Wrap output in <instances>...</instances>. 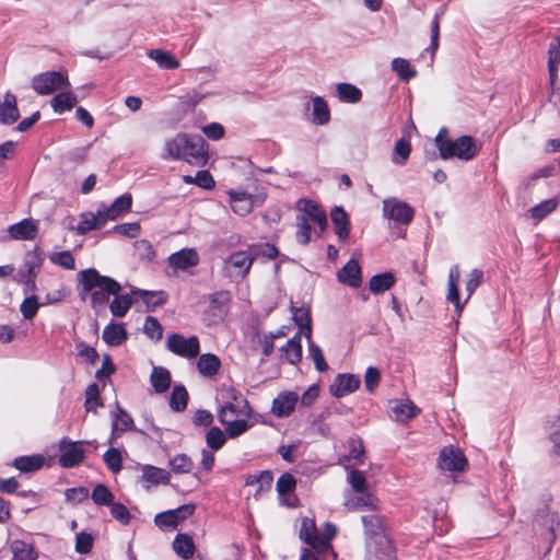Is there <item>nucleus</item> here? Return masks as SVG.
<instances>
[{"label": "nucleus", "mask_w": 560, "mask_h": 560, "mask_svg": "<svg viewBox=\"0 0 560 560\" xmlns=\"http://www.w3.org/2000/svg\"><path fill=\"white\" fill-rule=\"evenodd\" d=\"M209 145L201 136L177 133L166 140L163 159L182 160L192 166L202 167L209 161Z\"/></svg>", "instance_id": "nucleus-1"}, {"label": "nucleus", "mask_w": 560, "mask_h": 560, "mask_svg": "<svg viewBox=\"0 0 560 560\" xmlns=\"http://www.w3.org/2000/svg\"><path fill=\"white\" fill-rule=\"evenodd\" d=\"M434 141L442 160L457 158L470 161L478 155L481 149V145L471 136H460L456 140L447 138L446 128L440 129Z\"/></svg>", "instance_id": "nucleus-2"}, {"label": "nucleus", "mask_w": 560, "mask_h": 560, "mask_svg": "<svg viewBox=\"0 0 560 560\" xmlns=\"http://www.w3.org/2000/svg\"><path fill=\"white\" fill-rule=\"evenodd\" d=\"M80 282L84 292L98 289L91 294L93 307L106 304L110 295L119 293L121 290V285L115 279L100 275L94 268L82 270L80 272Z\"/></svg>", "instance_id": "nucleus-3"}, {"label": "nucleus", "mask_w": 560, "mask_h": 560, "mask_svg": "<svg viewBox=\"0 0 560 560\" xmlns=\"http://www.w3.org/2000/svg\"><path fill=\"white\" fill-rule=\"evenodd\" d=\"M300 538L304 540L310 548L304 549L300 560H336L337 553L332 548H328L327 539H319L315 521L308 517L302 520L300 528Z\"/></svg>", "instance_id": "nucleus-4"}, {"label": "nucleus", "mask_w": 560, "mask_h": 560, "mask_svg": "<svg viewBox=\"0 0 560 560\" xmlns=\"http://www.w3.org/2000/svg\"><path fill=\"white\" fill-rule=\"evenodd\" d=\"M222 398L224 400V404L219 410V419H221L224 412L226 413V418L252 417L253 409L249 405V401L236 388L232 386L223 388Z\"/></svg>", "instance_id": "nucleus-5"}, {"label": "nucleus", "mask_w": 560, "mask_h": 560, "mask_svg": "<svg viewBox=\"0 0 560 560\" xmlns=\"http://www.w3.org/2000/svg\"><path fill=\"white\" fill-rule=\"evenodd\" d=\"M63 86H70V82L62 71H46L32 79V88L39 95L52 94Z\"/></svg>", "instance_id": "nucleus-6"}, {"label": "nucleus", "mask_w": 560, "mask_h": 560, "mask_svg": "<svg viewBox=\"0 0 560 560\" xmlns=\"http://www.w3.org/2000/svg\"><path fill=\"white\" fill-rule=\"evenodd\" d=\"M43 265V256L40 249L36 246L33 250H28L24 256V261L19 270V281L23 282L27 288L34 290L36 288V277Z\"/></svg>", "instance_id": "nucleus-7"}, {"label": "nucleus", "mask_w": 560, "mask_h": 560, "mask_svg": "<svg viewBox=\"0 0 560 560\" xmlns=\"http://www.w3.org/2000/svg\"><path fill=\"white\" fill-rule=\"evenodd\" d=\"M167 349L182 358L195 359L200 352V342L197 336L185 338L180 334H171L167 337Z\"/></svg>", "instance_id": "nucleus-8"}, {"label": "nucleus", "mask_w": 560, "mask_h": 560, "mask_svg": "<svg viewBox=\"0 0 560 560\" xmlns=\"http://www.w3.org/2000/svg\"><path fill=\"white\" fill-rule=\"evenodd\" d=\"M384 215L400 224H409L415 215V210L406 202L390 199L383 203Z\"/></svg>", "instance_id": "nucleus-9"}, {"label": "nucleus", "mask_w": 560, "mask_h": 560, "mask_svg": "<svg viewBox=\"0 0 560 560\" xmlns=\"http://www.w3.org/2000/svg\"><path fill=\"white\" fill-rule=\"evenodd\" d=\"M345 506L349 511H359V510H372L375 511L377 509V498L368 491L362 492H349L345 498Z\"/></svg>", "instance_id": "nucleus-10"}, {"label": "nucleus", "mask_w": 560, "mask_h": 560, "mask_svg": "<svg viewBox=\"0 0 560 560\" xmlns=\"http://www.w3.org/2000/svg\"><path fill=\"white\" fill-rule=\"evenodd\" d=\"M198 264L199 255L195 248H183L167 258V265L174 270H187Z\"/></svg>", "instance_id": "nucleus-11"}, {"label": "nucleus", "mask_w": 560, "mask_h": 560, "mask_svg": "<svg viewBox=\"0 0 560 560\" xmlns=\"http://www.w3.org/2000/svg\"><path fill=\"white\" fill-rule=\"evenodd\" d=\"M256 247L257 246H250L247 250L234 252L229 256L225 262L234 269H237V275L245 278L256 259V254L253 253V249Z\"/></svg>", "instance_id": "nucleus-12"}, {"label": "nucleus", "mask_w": 560, "mask_h": 560, "mask_svg": "<svg viewBox=\"0 0 560 560\" xmlns=\"http://www.w3.org/2000/svg\"><path fill=\"white\" fill-rule=\"evenodd\" d=\"M299 396L295 392H281L273 400L271 412L278 418H285L293 413Z\"/></svg>", "instance_id": "nucleus-13"}, {"label": "nucleus", "mask_w": 560, "mask_h": 560, "mask_svg": "<svg viewBox=\"0 0 560 560\" xmlns=\"http://www.w3.org/2000/svg\"><path fill=\"white\" fill-rule=\"evenodd\" d=\"M360 378L354 374H338L330 385V393L337 398L345 397L355 392L360 387Z\"/></svg>", "instance_id": "nucleus-14"}, {"label": "nucleus", "mask_w": 560, "mask_h": 560, "mask_svg": "<svg viewBox=\"0 0 560 560\" xmlns=\"http://www.w3.org/2000/svg\"><path fill=\"white\" fill-rule=\"evenodd\" d=\"M300 210L303 212L301 215H305L307 220L313 221L319 228V232L325 231L327 226V214L325 210L315 201L310 199H301L299 201Z\"/></svg>", "instance_id": "nucleus-15"}, {"label": "nucleus", "mask_w": 560, "mask_h": 560, "mask_svg": "<svg viewBox=\"0 0 560 560\" xmlns=\"http://www.w3.org/2000/svg\"><path fill=\"white\" fill-rule=\"evenodd\" d=\"M368 551L378 560H390L395 557V548L384 534L369 540Z\"/></svg>", "instance_id": "nucleus-16"}, {"label": "nucleus", "mask_w": 560, "mask_h": 560, "mask_svg": "<svg viewBox=\"0 0 560 560\" xmlns=\"http://www.w3.org/2000/svg\"><path fill=\"white\" fill-rule=\"evenodd\" d=\"M337 279L351 288H359L362 284V270L359 262L355 259L348 260L338 271Z\"/></svg>", "instance_id": "nucleus-17"}, {"label": "nucleus", "mask_w": 560, "mask_h": 560, "mask_svg": "<svg viewBox=\"0 0 560 560\" xmlns=\"http://www.w3.org/2000/svg\"><path fill=\"white\" fill-rule=\"evenodd\" d=\"M231 209L237 215L244 217L252 212L254 208V196L243 190H230Z\"/></svg>", "instance_id": "nucleus-18"}, {"label": "nucleus", "mask_w": 560, "mask_h": 560, "mask_svg": "<svg viewBox=\"0 0 560 560\" xmlns=\"http://www.w3.org/2000/svg\"><path fill=\"white\" fill-rule=\"evenodd\" d=\"M8 232L12 240L32 241L36 237L37 225L31 219H24L10 225Z\"/></svg>", "instance_id": "nucleus-19"}, {"label": "nucleus", "mask_w": 560, "mask_h": 560, "mask_svg": "<svg viewBox=\"0 0 560 560\" xmlns=\"http://www.w3.org/2000/svg\"><path fill=\"white\" fill-rule=\"evenodd\" d=\"M20 118V112L16 105L14 94L7 92L4 98L0 102V122L3 125H12Z\"/></svg>", "instance_id": "nucleus-20"}, {"label": "nucleus", "mask_w": 560, "mask_h": 560, "mask_svg": "<svg viewBox=\"0 0 560 560\" xmlns=\"http://www.w3.org/2000/svg\"><path fill=\"white\" fill-rule=\"evenodd\" d=\"M102 338L109 347H118L128 339V334L121 323H110L103 329Z\"/></svg>", "instance_id": "nucleus-21"}, {"label": "nucleus", "mask_w": 560, "mask_h": 560, "mask_svg": "<svg viewBox=\"0 0 560 560\" xmlns=\"http://www.w3.org/2000/svg\"><path fill=\"white\" fill-rule=\"evenodd\" d=\"M330 218L335 226V233L339 241H345L350 234V222L348 213L342 207H335L330 212Z\"/></svg>", "instance_id": "nucleus-22"}, {"label": "nucleus", "mask_w": 560, "mask_h": 560, "mask_svg": "<svg viewBox=\"0 0 560 560\" xmlns=\"http://www.w3.org/2000/svg\"><path fill=\"white\" fill-rule=\"evenodd\" d=\"M293 313V320L300 327L301 334L305 336L307 340L312 338V316L310 307L291 306Z\"/></svg>", "instance_id": "nucleus-23"}, {"label": "nucleus", "mask_w": 560, "mask_h": 560, "mask_svg": "<svg viewBox=\"0 0 560 560\" xmlns=\"http://www.w3.org/2000/svg\"><path fill=\"white\" fill-rule=\"evenodd\" d=\"M198 372L205 377H213L221 369V360L213 353H203L197 361Z\"/></svg>", "instance_id": "nucleus-24"}, {"label": "nucleus", "mask_w": 560, "mask_h": 560, "mask_svg": "<svg viewBox=\"0 0 560 560\" xmlns=\"http://www.w3.org/2000/svg\"><path fill=\"white\" fill-rule=\"evenodd\" d=\"M132 294L142 300L148 312L154 311L155 307L164 305L167 301L165 291L133 290Z\"/></svg>", "instance_id": "nucleus-25"}, {"label": "nucleus", "mask_w": 560, "mask_h": 560, "mask_svg": "<svg viewBox=\"0 0 560 560\" xmlns=\"http://www.w3.org/2000/svg\"><path fill=\"white\" fill-rule=\"evenodd\" d=\"M52 457H15L12 466L22 472H32L40 469L44 466H50Z\"/></svg>", "instance_id": "nucleus-26"}, {"label": "nucleus", "mask_w": 560, "mask_h": 560, "mask_svg": "<svg viewBox=\"0 0 560 560\" xmlns=\"http://www.w3.org/2000/svg\"><path fill=\"white\" fill-rule=\"evenodd\" d=\"M106 224V218L102 215V211L97 213L86 212L81 215L78 225L79 234H86L92 230H101Z\"/></svg>", "instance_id": "nucleus-27"}, {"label": "nucleus", "mask_w": 560, "mask_h": 560, "mask_svg": "<svg viewBox=\"0 0 560 560\" xmlns=\"http://www.w3.org/2000/svg\"><path fill=\"white\" fill-rule=\"evenodd\" d=\"M10 550L12 552L11 560H36L38 557L33 545L20 539H15L10 544Z\"/></svg>", "instance_id": "nucleus-28"}, {"label": "nucleus", "mask_w": 560, "mask_h": 560, "mask_svg": "<svg viewBox=\"0 0 560 560\" xmlns=\"http://www.w3.org/2000/svg\"><path fill=\"white\" fill-rule=\"evenodd\" d=\"M244 418L245 417L241 419H238V417L226 418V413L224 412V415L219 420L225 427L226 434L230 438H236L249 429V424Z\"/></svg>", "instance_id": "nucleus-29"}, {"label": "nucleus", "mask_w": 560, "mask_h": 560, "mask_svg": "<svg viewBox=\"0 0 560 560\" xmlns=\"http://www.w3.org/2000/svg\"><path fill=\"white\" fill-rule=\"evenodd\" d=\"M171 373L162 366H154L150 376V383L159 394L165 393L171 386Z\"/></svg>", "instance_id": "nucleus-30"}, {"label": "nucleus", "mask_w": 560, "mask_h": 560, "mask_svg": "<svg viewBox=\"0 0 560 560\" xmlns=\"http://www.w3.org/2000/svg\"><path fill=\"white\" fill-rule=\"evenodd\" d=\"M458 281H459V268L458 266H454L451 268L448 273V293L447 300L454 304L456 311L458 313L462 312L463 305L460 304L459 290H458Z\"/></svg>", "instance_id": "nucleus-31"}, {"label": "nucleus", "mask_w": 560, "mask_h": 560, "mask_svg": "<svg viewBox=\"0 0 560 560\" xmlns=\"http://www.w3.org/2000/svg\"><path fill=\"white\" fill-rule=\"evenodd\" d=\"M77 103L78 97L71 92L58 93L50 101V105L54 112L58 114L71 110L77 105Z\"/></svg>", "instance_id": "nucleus-32"}, {"label": "nucleus", "mask_w": 560, "mask_h": 560, "mask_svg": "<svg viewBox=\"0 0 560 560\" xmlns=\"http://www.w3.org/2000/svg\"><path fill=\"white\" fill-rule=\"evenodd\" d=\"M396 282L392 272H384L373 276L369 281V289L374 294H381L394 287Z\"/></svg>", "instance_id": "nucleus-33"}, {"label": "nucleus", "mask_w": 560, "mask_h": 560, "mask_svg": "<svg viewBox=\"0 0 560 560\" xmlns=\"http://www.w3.org/2000/svg\"><path fill=\"white\" fill-rule=\"evenodd\" d=\"M281 350L289 363L298 364L302 360L301 332L289 339Z\"/></svg>", "instance_id": "nucleus-34"}, {"label": "nucleus", "mask_w": 560, "mask_h": 560, "mask_svg": "<svg viewBox=\"0 0 560 560\" xmlns=\"http://www.w3.org/2000/svg\"><path fill=\"white\" fill-rule=\"evenodd\" d=\"M438 467L444 471L455 474L464 472L468 468L467 457H440Z\"/></svg>", "instance_id": "nucleus-35"}, {"label": "nucleus", "mask_w": 560, "mask_h": 560, "mask_svg": "<svg viewBox=\"0 0 560 560\" xmlns=\"http://www.w3.org/2000/svg\"><path fill=\"white\" fill-rule=\"evenodd\" d=\"M337 96L340 102L355 104L361 101L362 92L351 83H339L336 86Z\"/></svg>", "instance_id": "nucleus-36"}, {"label": "nucleus", "mask_w": 560, "mask_h": 560, "mask_svg": "<svg viewBox=\"0 0 560 560\" xmlns=\"http://www.w3.org/2000/svg\"><path fill=\"white\" fill-rule=\"evenodd\" d=\"M313 102L312 121L316 125H325L330 120V110L328 104L322 96H315Z\"/></svg>", "instance_id": "nucleus-37"}, {"label": "nucleus", "mask_w": 560, "mask_h": 560, "mask_svg": "<svg viewBox=\"0 0 560 560\" xmlns=\"http://www.w3.org/2000/svg\"><path fill=\"white\" fill-rule=\"evenodd\" d=\"M188 392L184 385H175L170 397V407L173 411L180 412L187 407Z\"/></svg>", "instance_id": "nucleus-38"}, {"label": "nucleus", "mask_w": 560, "mask_h": 560, "mask_svg": "<svg viewBox=\"0 0 560 560\" xmlns=\"http://www.w3.org/2000/svg\"><path fill=\"white\" fill-rule=\"evenodd\" d=\"M365 532L375 538L383 534L385 527V520L378 514L364 515L361 518Z\"/></svg>", "instance_id": "nucleus-39"}, {"label": "nucleus", "mask_w": 560, "mask_h": 560, "mask_svg": "<svg viewBox=\"0 0 560 560\" xmlns=\"http://www.w3.org/2000/svg\"><path fill=\"white\" fill-rule=\"evenodd\" d=\"M173 548L175 552L183 559H189L195 552L192 538L188 535L179 534L176 536Z\"/></svg>", "instance_id": "nucleus-40"}, {"label": "nucleus", "mask_w": 560, "mask_h": 560, "mask_svg": "<svg viewBox=\"0 0 560 560\" xmlns=\"http://www.w3.org/2000/svg\"><path fill=\"white\" fill-rule=\"evenodd\" d=\"M114 300L109 304V311L115 317H124L132 305L129 294H113Z\"/></svg>", "instance_id": "nucleus-41"}, {"label": "nucleus", "mask_w": 560, "mask_h": 560, "mask_svg": "<svg viewBox=\"0 0 560 560\" xmlns=\"http://www.w3.org/2000/svg\"><path fill=\"white\" fill-rule=\"evenodd\" d=\"M149 57L156 61V63L167 70H174L179 67V61L168 51L161 49H152L149 51Z\"/></svg>", "instance_id": "nucleus-42"}, {"label": "nucleus", "mask_w": 560, "mask_h": 560, "mask_svg": "<svg viewBox=\"0 0 560 560\" xmlns=\"http://www.w3.org/2000/svg\"><path fill=\"white\" fill-rule=\"evenodd\" d=\"M231 293L228 290H221L209 295L210 308L219 312L220 315L226 313L228 305L231 302Z\"/></svg>", "instance_id": "nucleus-43"}, {"label": "nucleus", "mask_w": 560, "mask_h": 560, "mask_svg": "<svg viewBox=\"0 0 560 560\" xmlns=\"http://www.w3.org/2000/svg\"><path fill=\"white\" fill-rule=\"evenodd\" d=\"M102 406L103 401L100 396L98 385L96 383H92L85 389L84 407L86 411H96V408Z\"/></svg>", "instance_id": "nucleus-44"}, {"label": "nucleus", "mask_w": 560, "mask_h": 560, "mask_svg": "<svg viewBox=\"0 0 560 560\" xmlns=\"http://www.w3.org/2000/svg\"><path fill=\"white\" fill-rule=\"evenodd\" d=\"M154 522L160 528L174 529L179 522H182V518H179V514H177V510L175 509L158 514Z\"/></svg>", "instance_id": "nucleus-45"}, {"label": "nucleus", "mask_w": 560, "mask_h": 560, "mask_svg": "<svg viewBox=\"0 0 560 560\" xmlns=\"http://www.w3.org/2000/svg\"><path fill=\"white\" fill-rule=\"evenodd\" d=\"M410 141L405 138H400L395 143L393 162L398 165L405 164V162L408 160L410 155Z\"/></svg>", "instance_id": "nucleus-46"}, {"label": "nucleus", "mask_w": 560, "mask_h": 560, "mask_svg": "<svg viewBox=\"0 0 560 560\" xmlns=\"http://www.w3.org/2000/svg\"><path fill=\"white\" fill-rule=\"evenodd\" d=\"M133 425V420L128 412H126L121 407H117L115 412V418L113 421V430L126 432L130 430Z\"/></svg>", "instance_id": "nucleus-47"}, {"label": "nucleus", "mask_w": 560, "mask_h": 560, "mask_svg": "<svg viewBox=\"0 0 560 560\" xmlns=\"http://www.w3.org/2000/svg\"><path fill=\"white\" fill-rule=\"evenodd\" d=\"M392 69L404 81H408L417 74V72L410 68L409 61L404 58H394L392 61Z\"/></svg>", "instance_id": "nucleus-48"}, {"label": "nucleus", "mask_w": 560, "mask_h": 560, "mask_svg": "<svg viewBox=\"0 0 560 560\" xmlns=\"http://www.w3.org/2000/svg\"><path fill=\"white\" fill-rule=\"evenodd\" d=\"M143 477L152 483H167L170 474L165 469L154 466H145L143 468Z\"/></svg>", "instance_id": "nucleus-49"}, {"label": "nucleus", "mask_w": 560, "mask_h": 560, "mask_svg": "<svg viewBox=\"0 0 560 560\" xmlns=\"http://www.w3.org/2000/svg\"><path fill=\"white\" fill-rule=\"evenodd\" d=\"M91 497L93 502L97 505H109L114 500V494L103 483H98L94 487Z\"/></svg>", "instance_id": "nucleus-50"}, {"label": "nucleus", "mask_w": 560, "mask_h": 560, "mask_svg": "<svg viewBox=\"0 0 560 560\" xmlns=\"http://www.w3.org/2000/svg\"><path fill=\"white\" fill-rule=\"evenodd\" d=\"M393 411L400 421L410 420L420 412L412 401L400 402L394 407Z\"/></svg>", "instance_id": "nucleus-51"}, {"label": "nucleus", "mask_w": 560, "mask_h": 560, "mask_svg": "<svg viewBox=\"0 0 560 560\" xmlns=\"http://www.w3.org/2000/svg\"><path fill=\"white\" fill-rule=\"evenodd\" d=\"M49 260L57 266L67 270L75 269V260L70 250L54 253L49 256Z\"/></svg>", "instance_id": "nucleus-52"}, {"label": "nucleus", "mask_w": 560, "mask_h": 560, "mask_svg": "<svg viewBox=\"0 0 560 560\" xmlns=\"http://www.w3.org/2000/svg\"><path fill=\"white\" fill-rule=\"evenodd\" d=\"M298 231L295 234L298 243L306 245L311 241L312 226L305 215H298Z\"/></svg>", "instance_id": "nucleus-53"}, {"label": "nucleus", "mask_w": 560, "mask_h": 560, "mask_svg": "<svg viewBox=\"0 0 560 560\" xmlns=\"http://www.w3.org/2000/svg\"><path fill=\"white\" fill-rule=\"evenodd\" d=\"M143 332L151 339L159 341L163 337V327L153 316H148L143 325Z\"/></svg>", "instance_id": "nucleus-54"}, {"label": "nucleus", "mask_w": 560, "mask_h": 560, "mask_svg": "<svg viewBox=\"0 0 560 560\" xmlns=\"http://www.w3.org/2000/svg\"><path fill=\"white\" fill-rule=\"evenodd\" d=\"M39 302L36 295H31L26 299H24L20 305V311L24 317V319H33L38 310H39Z\"/></svg>", "instance_id": "nucleus-55"}, {"label": "nucleus", "mask_w": 560, "mask_h": 560, "mask_svg": "<svg viewBox=\"0 0 560 560\" xmlns=\"http://www.w3.org/2000/svg\"><path fill=\"white\" fill-rule=\"evenodd\" d=\"M347 481L351 486L353 492L368 491V483L362 471L352 469L348 472Z\"/></svg>", "instance_id": "nucleus-56"}, {"label": "nucleus", "mask_w": 560, "mask_h": 560, "mask_svg": "<svg viewBox=\"0 0 560 560\" xmlns=\"http://www.w3.org/2000/svg\"><path fill=\"white\" fill-rule=\"evenodd\" d=\"M557 206H558V203L555 199L545 200V201L536 205L535 207H533L529 210L530 215L534 219H539V220L544 219L549 213H551L553 210H556Z\"/></svg>", "instance_id": "nucleus-57"}, {"label": "nucleus", "mask_w": 560, "mask_h": 560, "mask_svg": "<svg viewBox=\"0 0 560 560\" xmlns=\"http://www.w3.org/2000/svg\"><path fill=\"white\" fill-rule=\"evenodd\" d=\"M77 354L84 359L90 364H95L98 361V353L95 348L91 347L84 341H80L75 345Z\"/></svg>", "instance_id": "nucleus-58"}, {"label": "nucleus", "mask_w": 560, "mask_h": 560, "mask_svg": "<svg viewBox=\"0 0 560 560\" xmlns=\"http://www.w3.org/2000/svg\"><path fill=\"white\" fill-rule=\"evenodd\" d=\"M206 439L208 446L213 451L220 450L226 440L224 432L218 427L211 428L208 431Z\"/></svg>", "instance_id": "nucleus-59"}, {"label": "nucleus", "mask_w": 560, "mask_h": 560, "mask_svg": "<svg viewBox=\"0 0 560 560\" xmlns=\"http://www.w3.org/2000/svg\"><path fill=\"white\" fill-rule=\"evenodd\" d=\"M541 525H544L549 530L550 544L553 545L557 539L556 529L560 525L558 514L555 512L546 513L544 516H541Z\"/></svg>", "instance_id": "nucleus-60"}, {"label": "nucleus", "mask_w": 560, "mask_h": 560, "mask_svg": "<svg viewBox=\"0 0 560 560\" xmlns=\"http://www.w3.org/2000/svg\"><path fill=\"white\" fill-rule=\"evenodd\" d=\"M59 455H84L82 442H72L69 439L63 438L59 442Z\"/></svg>", "instance_id": "nucleus-61"}, {"label": "nucleus", "mask_w": 560, "mask_h": 560, "mask_svg": "<svg viewBox=\"0 0 560 560\" xmlns=\"http://www.w3.org/2000/svg\"><path fill=\"white\" fill-rule=\"evenodd\" d=\"M308 351L313 359L316 370L319 372L327 371L329 366L325 360L322 349L316 343L310 341Z\"/></svg>", "instance_id": "nucleus-62"}, {"label": "nucleus", "mask_w": 560, "mask_h": 560, "mask_svg": "<svg viewBox=\"0 0 560 560\" xmlns=\"http://www.w3.org/2000/svg\"><path fill=\"white\" fill-rule=\"evenodd\" d=\"M168 465L175 474H185L192 469L190 457H172Z\"/></svg>", "instance_id": "nucleus-63"}, {"label": "nucleus", "mask_w": 560, "mask_h": 560, "mask_svg": "<svg viewBox=\"0 0 560 560\" xmlns=\"http://www.w3.org/2000/svg\"><path fill=\"white\" fill-rule=\"evenodd\" d=\"M381 373L377 368L369 366L365 371L364 383L368 392L372 393L378 386Z\"/></svg>", "instance_id": "nucleus-64"}]
</instances>
